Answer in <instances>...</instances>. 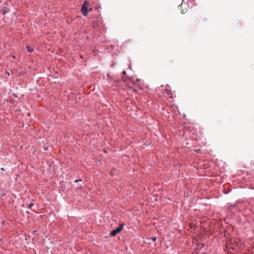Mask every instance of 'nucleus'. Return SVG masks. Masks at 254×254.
Here are the masks:
<instances>
[{
    "instance_id": "nucleus-1",
    "label": "nucleus",
    "mask_w": 254,
    "mask_h": 254,
    "mask_svg": "<svg viewBox=\"0 0 254 254\" xmlns=\"http://www.w3.org/2000/svg\"><path fill=\"white\" fill-rule=\"evenodd\" d=\"M89 5V2L85 0L81 7V11L84 16H86L88 12L87 5Z\"/></svg>"
},
{
    "instance_id": "nucleus-2",
    "label": "nucleus",
    "mask_w": 254,
    "mask_h": 254,
    "mask_svg": "<svg viewBox=\"0 0 254 254\" xmlns=\"http://www.w3.org/2000/svg\"><path fill=\"white\" fill-rule=\"evenodd\" d=\"M124 223L120 225L119 227L114 229L110 233V235L112 237L115 236L118 233H120L123 229Z\"/></svg>"
},
{
    "instance_id": "nucleus-3",
    "label": "nucleus",
    "mask_w": 254,
    "mask_h": 254,
    "mask_svg": "<svg viewBox=\"0 0 254 254\" xmlns=\"http://www.w3.org/2000/svg\"><path fill=\"white\" fill-rule=\"evenodd\" d=\"M92 25L93 28L98 27L100 25L98 21H93L92 23Z\"/></svg>"
},
{
    "instance_id": "nucleus-4",
    "label": "nucleus",
    "mask_w": 254,
    "mask_h": 254,
    "mask_svg": "<svg viewBox=\"0 0 254 254\" xmlns=\"http://www.w3.org/2000/svg\"><path fill=\"white\" fill-rule=\"evenodd\" d=\"M26 48L27 49V51L29 53H32L34 51V50L33 48H31L29 46H26Z\"/></svg>"
},
{
    "instance_id": "nucleus-5",
    "label": "nucleus",
    "mask_w": 254,
    "mask_h": 254,
    "mask_svg": "<svg viewBox=\"0 0 254 254\" xmlns=\"http://www.w3.org/2000/svg\"><path fill=\"white\" fill-rule=\"evenodd\" d=\"M126 79H127V77H125V76H122L121 77L122 81L124 83H125Z\"/></svg>"
},
{
    "instance_id": "nucleus-6",
    "label": "nucleus",
    "mask_w": 254,
    "mask_h": 254,
    "mask_svg": "<svg viewBox=\"0 0 254 254\" xmlns=\"http://www.w3.org/2000/svg\"><path fill=\"white\" fill-rule=\"evenodd\" d=\"M8 11L7 9H4L2 11V15H5L6 13H7Z\"/></svg>"
},
{
    "instance_id": "nucleus-7",
    "label": "nucleus",
    "mask_w": 254,
    "mask_h": 254,
    "mask_svg": "<svg viewBox=\"0 0 254 254\" xmlns=\"http://www.w3.org/2000/svg\"><path fill=\"white\" fill-rule=\"evenodd\" d=\"M33 203H30L28 206V207L30 209H31L32 208V207L33 206Z\"/></svg>"
},
{
    "instance_id": "nucleus-8",
    "label": "nucleus",
    "mask_w": 254,
    "mask_h": 254,
    "mask_svg": "<svg viewBox=\"0 0 254 254\" xmlns=\"http://www.w3.org/2000/svg\"><path fill=\"white\" fill-rule=\"evenodd\" d=\"M168 92H169V93H168V94H169L171 97H172L173 93H172L171 92L169 91H168Z\"/></svg>"
},
{
    "instance_id": "nucleus-9",
    "label": "nucleus",
    "mask_w": 254,
    "mask_h": 254,
    "mask_svg": "<svg viewBox=\"0 0 254 254\" xmlns=\"http://www.w3.org/2000/svg\"><path fill=\"white\" fill-rule=\"evenodd\" d=\"M79 181H82V180H76L75 181V183L79 182Z\"/></svg>"
},
{
    "instance_id": "nucleus-10",
    "label": "nucleus",
    "mask_w": 254,
    "mask_h": 254,
    "mask_svg": "<svg viewBox=\"0 0 254 254\" xmlns=\"http://www.w3.org/2000/svg\"><path fill=\"white\" fill-rule=\"evenodd\" d=\"M152 240L154 242V241H156V237H153V238H152Z\"/></svg>"
},
{
    "instance_id": "nucleus-11",
    "label": "nucleus",
    "mask_w": 254,
    "mask_h": 254,
    "mask_svg": "<svg viewBox=\"0 0 254 254\" xmlns=\"http://www.w3.org/2000/svg\"><path fill=\"white\" fill-rule=\"evenodd\" d=\"M123 73L124 74V75H125L126 74V71H124L123 72Z\"/></svg>"
},
{
    "instance_id": "nucleus-12",
    "label": "nucleus",
    "mask_w": 254,
    "mask_h": 254,
    "mask_svg": "<svg viewBox=\"0 0 254 254\" xmlns=\"http://www.w3.org/2000/svg\"><path fill=\"white\" fill-rule=\"evenodd\" d=\"M26 213H27V214H29L30 213V212L29 211H26Z\"/></svg>"
},
{
    "instance_id": "nucleus-13",
    "label": "nucleus",
    "mask_w": 254,
    "mask_h": 254,
    "mask_svg": "<svg viewBox=\"0 0 254 254\" xmlns=\"http://www.w3.org/2000/svg\"><path fill=\"white\" fill-rule=\"evenodd\" d=\"M92 8H90V9L88 10V11H92Z\"/></svg>"
},
{
    "instance_id": "nucleus-14",
    "label": "nucleus",
    "mask_w": 254,
    "mask_h": 254,
    "mask_svg": "<svg viewBox=\"0 0 254 254\" xmlns=\"http://www.w3.org/2000/svg\"><path fill=\"white\" fill-rule=\"evenodd\" d=\"M126 250H127V247H125Z\"/></svg>"
},
{
    "instance_id": "nucleus-15",
    "label": "nucleus",
    "mask_w": 254,
    "mask_h": 254,
    "mask_svg": "<svg viewBox=\"0 0 254 254\" xmlns=\"http://www.w3.org/2000/svg\"><path fill=\"white\" fill-rule=\"evenodd\" d=\"M1 169L2 170H3V171L4 170V169H3V168H1Z\"/></svg>"
}]
</instances>
